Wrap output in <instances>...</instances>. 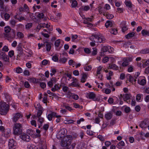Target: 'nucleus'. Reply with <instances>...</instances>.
I'll use <instances>...</instances> for the list:
<instances>
[{"label":"nucleus","mask_w":149,"mask_h":149,"mask_svg":"<svg viewBox=\"0 0 149 149\" xmlns=\"http://www.w3.org/2000/svg\"><path fill=\"white\" fill-rule=\"evenodd\" d=\"M35 37V36L33 34H29L27 35V38L29 39H33Z\"/></svg>","instance_id":"de8ad7c7"},{"label":"nucleus","mask_w":149,"mask_h":149,"mask_svg":"<svg viewBox=\"0 0 149 149\" xmlns=\"http://www.w3.org/2000/svg\"><path fill=\"white\" fill-rule=\"evenodd\" d=\"M93 51L91 54V55L94 56L96 55L97 53V50L95 48H93Z\"/></svg>","instance_id":"49530a36"},{"label":"nucleus","mask_w":149,"mask_h":149,"mask_svg":"<svg viewBox=\"0 0 149 149\" xmlns=\"http://www.w3.org/2000/svg\"><path fill=\"white\" fill-rule=\"evenodd\" d=\"M12 120L13 122H16L18 120L22 118L23 116L21 112H17L14 113L13 115Z\"/></svg>","instance_id":"423d86ee"},{"label":"nucleus","mask_w":149,"mask_h":149,"mask_svg":"<svg viewBox=\"0 0 149 149\" xmlns=\"http://www.w3.org/2000/svg\"><path fill=\"white\" fill-rule=\"evenodd\" d=\"M134 69V68L133 66L130 65L128 66L127 71L129 72H132L133 71Z\"/></svg>","instance_id":"72a5a7b5"},{"label":"nucleus","mask_w":149,"mask_h":149,"mask_svg":"<svg viewBox=\"0 0 149 149\" xmlns=\"http://www.w3.org/2000/svg\"><path fill=\"white\" fill-rule=\"evenodd\" d=\"M82 7L83 10L85 11H88L90 9V6H82Z\"/></svg>","instance_id":"c03bdc74"},{"label":"nucleus","mask_w":149,"mask_h":149,"mask_svg":"<svg viewBox=\"0 0 149 149\" xmlns=\"http://www.w3.org/2000/svg\"><path fill=\"white\" fill-rule=\"evenodd\" d=\"M123 97L124 100L125 101H126L130 99V95H129L128 94H126L123 95Z\"/></svg>","instance_id":"cd10ccee"},{"label":"nucleus","mask_w":149,"mask_h":149,"mask_svg":"<svg viewBox=\"0 0 149 149\" xmlns=\"http://www.w3.org/2000/svg\"><path fill=\"white\" fill-rule=\"evenodd\" d=\"M67 59L65 57H64L60 58L59 61L62 63H65L67 61Z\"/></svg>","instance_id":"4c0bfd02"},{"label":"nucleus","mask_w":149,"mask_h":149,"mask_svg":"<svg viewBox=\"0 0 149 149\" xmlns=\"http://www.w3.org/2000/svg\"><path fill=\"white\" fill-rule=\"evenodd\" d=\"M82 77L81 79V81L82 83H84L86 81L87 79V74L84 73H83L81 74Z\"/></svg>","instance_id":"a211bd4d"},{"label":"nucleus","mask_w":149,"mask_h":149,"mask_svg":"<svg viewBox=\"0 0 149 149\" xmlns=\"http://www.w3.org/2000/svg\"><path fill=\"white\" fill-rule=\"evenodd\" d=\"M135 33L134 32H132L127 34L125 36L126 38L127 39H129L130 38L134 36Z\"/></svg>","instance_id":"bb28decb"},{"label":"nucleus","mask_w":149,"mask_h":149,"mask_svg":"<svg viewBox=\"0 0 149 149\" xmlns=\"http://www.w3.org/2000/svg\"><path fill=\"white\" fill-rule=\"evenodd\" d=\"M78 37V36L77 35H71L72 40V42H74L75 40Z\"/></svg>","instance_id":"4d7b16f0"},{"label":"nucleus","mask_w":149,"mask_h":149,"mask_svg":"<svg viewBox=\"0 0 149 149\" xmlns=\"http://www.w3.org/2000/svg\"><path fill=\"white\" fill-rule=\"evenodd\" d=\"M138 83L140 85L144 86L146 83V81L144 79H143L141 80L139 79L138 80Z\"/></svg>","instance_id":"412c9836"},{"label":"nucleus","mask_w":149,"mask_h":149,"mask_svg":"<svg viewBox=\"0 0 149 149\" xmlns=\"http://www.w3.org/2000/svg\"><path fill=\"white\" fill-rule=\"evenodd\" d=\"M77 5V2L75 0H74L72 2L71 6L72 8L75 7Z\"/></svg>","instance_id":"09e8293b"},{"label":"nucleus","mask_w":149,"mask_h":149,"mask_svg":"<svg viewBox=\"0 0 149 149\" xmlns=\"http://www.w3.org/2000/svg\"><path fill=\"white\" fill-rule=\"evenodd\" d=\"M45 47L46 49V51L47 52H49L50 51L51 48V44L50 42H46L45 43Z\"/></svg>","instance_id":"f3484780"},{"label":"nucleus","mask_w":149,"mask_h":149,"mask_svg":"<svg viewBox=\"0 0 149 149\" xmlns=\"http://www.w3.org/2000/svg\"><path fill=\"white\" fill-rule=\"evenodd\" d=\"M139 126L141 128H143L147 127V125L146 122L145 121H143L139 124Z\"/></svg>","instance_id":"393cba45"},{"label":"nucleus","mask_w":149,"mask_h":149,"mask_svg":"<svg viewBox=\"0 0 149 149\" xmlns=\"http://www.w3.org/2000/svg\"><path fill=\"white\" fill-rule=\"evenodd\" d=\"M90 39L93 41L90 43V45L92 47L95 45V42L101 43L103 42L105 40L104 37L101 34L92 35L90 38Z\"/></svg>","instance_id":"f257e3e1"},{"label":"nucleus","mask_w":149,"mask_h":149,"mask_svg":"<svg viewBox=\"0 0 149 149\" xmlns=\"http://www.w3.org/2000/svg\"><path fill=\"white\" fill-rule=\"evenodd\" d=\"M74 122V121L72 120H65V124H70Z\"/></svg>","instance_id":"bf43d9fd"},{"label":"nucleus","mask_w":149,"mask_h":149,"mask_svg":"<svg viewBox=\"0 0 149 149\" xmlns=\"http://www.w3.org/2000/svg\"><path fill=\"white\" fill-rule=\"evenodd\" d=\"M73 105L74 107L75 108H79L80 109H82L83 108V107L82 106H80L76 103H73Z\"/></svg>","instance_id":"e433bc0d"},{"label":"nucleus","mask_w":149,"mask_h":149,"mask_svg":"<svg viewBox=\"0 0 149 149\" xmlns=\"http://www.w3.org/2000/svg\"><path fill=\"white\" fill-rule=\"evenodd\" d=\"M8 111V105L5 102H0V114L5 115Z\"/></svg>","instance_id":"7ed1b4c3"},{"label":"nucleus","mask_w":149,"mask_h":149,"mask_svg":"<svg viewBox=\"0 0 149 149\" xmlns=\"http://www.w3.org/2000/svg\"><path fill=\"white\" fill-rule=\"evenodd\" d=\"M141 62L143 63L142 64V66L144 68L149 65V60H146V61L144 62V61L143 60H142Z\"/></svg>","instance_id":"c756f323"},{"label":"nucleus","mask_w":149,"mask_h":149,"mask_svg":"<svg viewBox=\"0 0 149 149\" xmlns=\"http://www.w3.org/2000/svg\"><path fill=\"white\" fill-rule=\"evenodd\" d=\"M57 81L56 78L52 77L50 79V80L47 82V85L49 87H52L53 84H55Z\"/></svg>","instance_id":"ddd939ff"},{"label":"nucleus","mask_w":149,"mask_h":149,"mask_svg":"<svg viewBox=\"0 0 149 149\" xmlns=\"http://www.w3.org/2000/svg\"><path fill=\"white\" fill-rule=\"evenodd\" d=\"M5 98L6 99V100L7 102H9L11 101L12 98L9 95L7 94H5Z\"/></svg>","instance_id":"ea45409f"},{"label":"nucleus","mask_w":149,"mask_h":149,"mask_svg":"<svg viewBox=\"0 0 149 149\" xmlns=\"http://www.w3.org/2000/svg\"><path fill=\"white\" fill-rule=\"evenodd\" d=\"M2 133V135L3 136L6 138H9L11 135V130L10 129H6Z\"/></svg>","instance_id":"9b49d317"},{"label":"nucleus","mask_w":149,"mask_h":149,"mask_svg":"<svg viewBox=\"0 0 149 149\" xmlns=\"http://www.w3.org/2000/svg\"><path fill=\"white\" fill-rule=\"evenodd\" d=\"M113 116V113L112 112H109L105 115V118L107 120H110Z\"/></svg>","instance_id":"dca6fc26"},{"label":"nucleus","mask_w":149,"mask_h":149,"mask_svg":"<svg viewBox=\"0 0 149 149\" xmlns=\"http://www.w3.org/2000/svg\"><path fill=\"white\" fill-rule=\"evenodd\" d=\"M37 16L40 18H42L44 17V14L42 13H37Z\"/></svg>","instance_id":"680f3d73"},{"label":"nucleus","mask_w":149,"mask_h":149,"mask_svg":"<svg viewBox=\"0 0 149 149\" xmlns=\"http://www.w3.org/2000/svg\"><path fill=\"white\" fill-rule=\"evenodd\" d=\"M141 33L143 36H149V32L145 30H143L141 31Z\"/></svg>","instance_id":"f704fd0d"},{"label":"nucleus","mask_w":149,"mask_h":149,"mask_svg":"<svg viewBox=\"0 0 149 149\" xmlns=\"http://www.w3.org/2000/svg\"><path fill=\"white\" fill-rule=\"evenodd\" d=\"M125 145V143L123 141H121L117 144V146L120 148H121L122 147L124 146Z\"/></svg>","instance_id":"58836bf2"},{"label":"nucleus","mask_w":149,"mask_h":149,"mask_svg":"<svg viewBox=\"0 0 149 149\" xmlns=\"http://www.w3.org/2000/svg\"><path fill=\"white\" fill-rule=\"evenodd\" d=\"M106 17L107 19H110L113 18V17L114 16L111 14L108 13L106 14Z\"/></svg>","instance_id":"6e6d98bb"},{"label":"nucleus","mask_w":149,"mask_h":149,"mask_svg":"<svg viewBox=\"0 0 149 149\" xmlns=\"http://www.w3.org/2000/svg\"><path fill=\"white\" fill-rule=\"evenodd\" d=\"M20 138L23 140L29 142L31 140L30 136L26 134H23L20 136Z\"/></svg>","instance_id":"4468645a"},{"label":"nucleus","mask_w":149,"mask_h":149,"mask_svg":"<svg viewBox=\"0 0 149 149\" xmlns=\"http://www.w3.org/2000/svg\"><path fill=\"white\" fill-rule=\"evenodd\" d=\"M123 62L122 64V66L125 67L129 65V62L127 61L126 58H124L123 59Z\"/></svg>","instance_id":"4be33fe9"},{"label":"nucleus","mask_w":149,"mask_h":149,"mask_svg":"<svg viewBox=\"0 0 149 149\" xmlns=\"http://www.w3.org/2000/svg\"><path fill=\"white\" fill-rule=\"evenodd\" d=\"M38 119L37 120L40 123V125H42L43 122L44 121V118L42 117H40L37 118Z\"/></svg>","instance_id":"a19ab883"},{"label":"nucleus","mask_w":149,"mask_h":149,"mask_svg":"<svg viewBox=\"0 0 149 149\" xmlns=\"http://www.w3.org/2000/svg\"><path fill=\"white\" fill-rule=\"evenodd\" d=\"M140 53L141 54H147L149 53V48H147L142 50L140 51Z\"/></svg>","instance_id":"2f4dec72"},{"label":"nucleus","mask_w":149,"mask_h":149,"mask_svg":"<svg viewBox=\"0 0 149 149\" xmlns=\"http://www.w3.org/2000/svg\"><path fill=\"white\" fill-rule=\"evenodd\" d=\"M14 71L16 73L20 74L22 73L23 72L22 69L20 67H18L15 69H14Z\"/></svg>","instance_id":"b1692460"},{"label":"nucleus","mask_w":149,"mask_h":149,"mask_svg":"<svg viewBox=\"0 0 149 149\" xmlns=\"http://www.w3.org/2000/svg\"><path fill=\"white\" fill-rule=\"evenodd\" d=\"M66 130L65 128H62L57 134V138L58 139H62L65 137V132Z\"/></svg>","instance_id":"39448f33"},{"label":"nucleus","mask_w":149,"mask_h":149,"mask_svg":"<svg viewBox=\"0 0 149 149\" xmlns=\"http://www.w3.org/2000/svg\"><path fill=\"white\" fill-rule=\"evenodd\" d=\"M63 107H64L65 109L70 111H71L72 110V108L70 107L68 104H67L65 103H63Z\"/></svg>","instance_id":"a878e982"},{"label":"nucleus","mask_w":149,"mask_h":149,"mask_svg":"<svg viewBox=\"0 0 149 149\" xmlns=\"http://www.w3.org/2000/svg\"><path fill=\"white\" fill-rule=\"evenodd\" d=\"M27 133L29 135H31L33 133V132L32 130L29 129L27 130Z\"/></svg>","instance_id":"e2e57ef3"},{"label":"nucleus","mask_w":149,"mask_h":149,"mask_svg":"<svg viewBox=\"0 0 149 149\" xmlns=\"http://www.w3.org/2000/svg\"><path fill=\"white\" fill-rule=\"evenodd\" d=\"M112 25V23L109 21H107L105 24V26L107 28L109 27H111Z\"/></svg>","instance_id":"c9c22d12"},{"label":"nucleus","mask_w":149,"mask_h":149,"mask_svg":"<svg viewBox=\"0 0 149 149\" xmlns=\"http://www.w3.org/2000/svg\"><path fill=\"white\" fill-rule=\"evenodd\" d=\"M32 26V24L31 23H28L26 24L25 25V28L26 29H29Z\"/></svg>","instance_id":"5fc2aeb1"},{"label":"nucleus","mask_w":149,"mask_h":149,"mask_svg":"<svg viewBox=\"0 0 149 149\" xmlns=\"http://www.w3.org/2000/svg\"><path fill=\"white\" fill-rule=\"evenodd\" d=\"M61 86H59L58 84H55L54 87H52L51 90L53 92H55L59 91L61 88Z\"/></svg>","instance_id":"2eb2a0df"},{"label":"nucleus","mask_w":149,"mask_h":149,"mask_svg":"<svg viewBox=\"0 0 149 149\" xmlns=\"http://www.w3.org/2000/svg\"><path fill=\"white\" fill-rule=\"evenodd\" d=\"M17 51L19 54H21L23 53V49L21 47H18L17 48Z\"/></svg>","instance_id":"69168bd1"},{"label":"nucleus","mask_w":149,"mask_h":149,"mask_svg":"<svg viewBox=\"0 0 149 149\" xmlns=\"http://www.w3.org/2000/svg\"><path fill=\"white\" fill-rule=\"evenodd\" d=\"M68 64L70 65H73V67L76 65V63L72 60H70L69 61Z\"/></svg>","instance_id":"a18cd8bd"},{"label":"nucleus","mask_w":149,"mask_h":149,"mask_svg":"<svg viewBox=\"0 0 149 149\" xmlns=\"http://www.w3.org/2000/svg\"><path fill=\"white\" fill-rule=\"evenodd\" d=\"M9 49L8 47V46H7L5 45L3 47L2 49V51L5 52H8Z\"/></svg>","instance_id":"052dcab7"},{"label":"nucleus","mask_w":149,"mask_h":149,"mask_svg":"<svg viewBox=\"0 0 149 149\" xmlns=\"http://www.w3.org/2000/svg\"><path fill=\"white\" fill-rule=\"evenodd\" d=\"M86 97L88 98L92 99L94 100H97L98 99L96 97L95 94L93 92H89L87 93Z\"/></svg>","instance_id":"9d476101"},{"label":"nucleus","mask_w":149,"mask_h":149,"mask_svg":"<svg viewBox=\"0 0 149 149\" xmlns=\"http://www.w3.org/2000/svg\"><path fill=\"white\" fill-rule=\"evenodd\" d=\"M55 117L56 118H61V116L60 115H58L57 113L54 112H52L51 113L48 114L47 117L49 121H51L53 117Z\"/></svg>","instance_id":"6e6552de"},{"label":"nucleus","mask_w":149,"mask_h":149,"mask_svg":"<svg viewBox=\"0 0 149 149\" xmlns=\"http://www.w3.org/2000/svg\"><path fill=\"white\" fill-rule=\"evenodd\" d=\"M108 68L112 69L114 70H117L118 69V67L115 64H113L109 65L108 67Z\"/></svg>","instance_id":"6ab92c4d"},{"label":"nucleus","mask_w":149,"mask_h":149,"mask_svg":"<svg viewBox=\"0 0 149 149\" xmlns=\"http://www.w3.org/2000/svg\"><path fill=\"white\" fill-rule=\"evenodd\" d=\"M23 73L24 75L25 76H29L30 75V72L27 70H25L23 72Z\"/></svg>","instance_id":"37998d69"},{"label":"nucleus","mask_w":149,"mask_h":149,"mask_svg":"<svg viewBox=\"0 0 149 149\" xmlns=\"http://www.w3.org/2000/svg\"><path fill=\"white\" fill-rule=\"evenodd\" d=\"M85 52L87 54H89L91 52V49L88 48H85L84 49Z\"/></svg>","instance_id":"13d9d810"},{"label":"nucleus","mask_w":149,"mask_h":149,"mask_svg":"<svg viewBox=\"0 0 149 149\" xmlns=\"http://www.w3.org/2000/svg\"><path fill=\"white\" fill-rule=\"evenodd\" d=\"M84 69L86 71H89L91 69V66H85L84 67Z\"/></svg>","instance_id":"0e129e2a"},{"label":"nucleus","mask_w":149,"mask_h":149,"mask_svg":"<svg viewBox=\"0 0 149 149\" xmlns=\"http://www.w3.org/2000/svg\"><path fill=\"white\" fill-rule=\"evenodd\" d=\"M17 146V144L15 141L13 139L9 140L8 142L9 149H16Z\"/></svg>","instance_id":"0eeeda50"},{"label":"nucleus","mask_w":149,"mask_h":149,"mask_svg":"<svg viewBox=\"0 0 149 149\" xmlns=\"http://www.w3.org/2000/svg\"><path fill=\"white\" fill-rule=\"evenodd\" d=\"M63 139V140L61 141V146L63 147H66L68 149V147L70 146L72 140V136L68 135Z\"/></svg>","instance_id":"f03ea898"},{"label":"nucleus","mask_w":149,"mask_h":149,"mask_svg":"<svg viewBox=\"0 0 149 149\" xmlns=\"http://www.w3.org/2000/svg\"><path fill=\"white\" fill-rule=\"evenodd\" d=\"M129 81L131 83L134 84V78L130 74H129Z\"/></svg>","instance_id":"864d4df0"},{"label":"nucleus","mask_w":149,"mask_h":149,"mask_svg":"<svg viewBox=\"0 0 149 149\" xmlns=\"http://www.w3.org/2000/svg\"><path fill=\"white\" fill-rule=\"evenodd\" d=\"M78 80L74 77H72V82L69 84V86L79 87V84L78 82Z\"/></svg>","instance_id":"1a4fd4ad"},{"label":"nucleus","mask_w":149,"mask_h":149,"mask_svg":"<svg viewBox=\"0 0 149 149\" xmlns=\"http://www.w3.org/2000/svg\"><path fill=\"white\" fill-rule=\"evenodd\" d=\"M109 49H113V48L111 47L108 46H104L102 48V51L103 52H105L109 51Z\"/></svg>","instance_id":"5701e85b"},{"label":"nucleus","mask_w":149,"mask_h":149,"mask_svg":"<svg viewBox=\"0 0 149 149\" xmlns=\"http://www.w3.org/2000/svg\"><path fill=\"white\" fill-rule=\"evenodd\" d=\"M29 149H38V148L34 145H31L29 146Z\"/></svg>","instance_id":"774afa93"},{"label":"nucleus","mask_w":149,"mask_h":149,"mask_svg":"<svg viewBox=\"0 0 149 149\" xmlns=\"http://www.w3.org/2000/svg\"><path fill=\"white\" fill-rule=\"evenodd\" d=\"M5 33L4 36L5 37H8L9 36V33L11 30V28L9 26H7L4 27Z\"/></svg>","instance_id":"f8f14e48"},{"label":"nucleus","mask_w":149,"mask_h":149,"mask_svg":"<svg viewBox=\"0 0 149 149\" xmlns=\"http://www.w3.org/2000/svg\"><path fill=\"white\" fill-rule=\"evenodd\" d=\"M21 127V125L20 124L15 123L13 128L14 134L15 135L20 134L22 132Z\"/></svg>","instance_id":"20e7f679"},{"label":"nucleus","mask_w":149,"mask_h":149,"mask_svg":"<svg viewBox=\"0 0 149 149\" xmlns=\"http://www.w3.org/2000/svg\"><path fill=\"white\" fill-rule=\"evenodd\" d=\"M142 95L141 94H139L136 96V99L137 101H139L141 99Z\"/></svg>","instance_id":"8fccbe9b"},{"label":"nucleus","mask_w":149,"mask_h":149,"mask_svg":"<svg viewBox=\"0 0 149 149\" xmlns=\"http://www.w3.org/2000/svg\"><path fill=\"white\" fill-rule=\"evenodd\" d=\"M56 18H54L53 17H51V19L54 21H56L58 19H60V17L61 16V14L60 13H58L56 15Z\"/></svg>","instance_id":"aec40b11"},{"label":"nucleus","mask_w":149,"mask_h":149,"mask_svg":"<svg viewBox=\"0 0 149 149\" xmlns=\"http://www.w3.org/2000/svg\"><path fill=\"white\" fill-rule=\"evenodd\" d=\"M61 40L60 39L56 40L54 43V45L56 47H58L61 43Z\"/></svg>","instance_id":"473e14b6"},{"label":"nucleus","mask_w":149,"mask_h":149,"mask_svg":"<svg viewBox=\"0 0 149 149\" xmlns=\"http://www.w3.org/2000/svg\"><path fill=\"white\" fill-rule=\"evenodd\" d=\"M4 16L5 19L6 20H8L10 18V15L7 13H5Z\"/></svg>","instance_id":"338daca9"},{"label":"nucleus","mask_w":149,"mask_h":149,"mask_svg":"<svg viewBox=\"0 0 149 149\" xmlns=\"http://www.w3.org/2000/svg\"><path fill=\"white\" fill-rule=\"evenodd\" d=\"M113 75V73L112 71H110L108 75H107V79L108 80H111V77Z\"/></svg>","instance_id":"7c9ffc66"},{"label":"nucleus","mask_w":149,"mask_h":149,"mask_svg":"<svg viewBox=\"0 0 149 149\" xmlns=\"http://www.w3.org/2000/svg\"><path fill=\"white\" fill-rule=\"evenodd\" d=\"M43 109H40L38 110L36 116H35L34 117H36L37 118L41 117V116L43 113Z\"/></svg>","instance_id":"c85d7f7f"},{"label":"nucleus","mask_w":149,"mask_h":149,"mask_svg":"<svg viewBox=\"0 0 149 149\" xmlns=\"http://www.w3.org/2000/svg\"><path fill=\"white\" fill-rule=\"evenodd\" d=\"M110 33L113 35H116L117 33V30L115 29H112L111 30Z\"/></svg>","instance_id":"3c124183"},{"label":"nucleus","mask_w":149,"mask_h":149,"mask_svg":"<svg viewBox=\"0 0 149 149\" xmlns=\"http://www.w3.org/2000/svg\"><path fill=\"white\" fill-rule=\"evenodd\" d=\"M102 67L100 66H99L97 69V74H100L101 73V70L102 69Z\"/></svg>","instance_id":"603ef678"},{"label":"nucleus","mask_w":149,"mask_h":149,"mask_svg":"<svg viewBox=\"0 0 149 149\" xmlns=\"http://www.w3.org/2000/svg\"><path fill=\"white\" fill-rule=\"evenodd\" d=\"M10 23L12 26L14 27L16 23V21L14 19H12L10 21Z\"/></svg>","instance_id":"79ce46f5"}]
</instances>
